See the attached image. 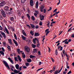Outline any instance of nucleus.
Masks as SVG:
<instances>
[{"instance_id": "nucleus-44", "label": "nucleus", "mask_w": 74, "mask_h": 74, "mask_svg": "<svg viewBox=\"0 0 74 74\" xmlns=\"http://www.w3.org/2000/svg\"><path fill=\"white\" fill-rule=\"evenodd\" d=\"M34 52H37V49H34Z\"/></svg>"}, {"instance_id": "nucleus-10", "label": "nucleus", "mask_w": 74, "mask_h": 74, "mask_svg": "<svg viewBox=\"0 0 74 74\" xmlns=\"http://www.w3.org/2000/svg\"><path fill=\"white\" fill-rule=\"evenodd\" d=\"M13 42H14V43L16 45V46H18V43H17V42H16V40H15V39H13Z\"/></svg>"}, {"instance_id": "nucleus-5", "label": "nucleus", "mask_w": 74, "mask_h": 74, "mask_svg": "<svg viewBox=\"0 0 74 74\" xmlns=\"http://www.w3.org/2000/svg\"><path fill=\"white\" fill-rule=\"evenodd\" d=\"M8 60L10 61L12 64H14V62L13 61V60H11V59L10 58H8Z\"/></svg>"}, {"instance_id": "nucleus-45", "label": "nucleus", "mask_w": 74, "mask_h": 74, "mask_svg": "<svg viewBox=\"0 0 74 74\" xmlns=\"http://www.w3.org/2000/svg\"><path fill=\"white\" fill-rule=\"evenodd\" d=\"M71 29H72V27H71L68 30V32H69L70 31H71Z\"/></svg>"}, {"instance_id": "nucleus-63", "label": "nucleus", "mask_w": 74, "mask_h": 74, "mask_svg": "<svg viewBox=\"0 0 74 74\" xmlns=\"http://www.w3.org/2000/svg\"><path fill=\"white\" fill-rule=\"evenodd\" d=\"M23 69H26L27 67L26 66H23Z\"/></svg>"}, {"instance_id": "nucleus-24", "label": "nucleus", "mask_w": 74, "mask_h": 74, "mask_svg": "<svg viewBox=\"0 0 74 74\" xmlns=\"http://www.w3.org/2000/svg\"><path fill=\"white\" fill-rule=\"evenodd\" d=\"M30 25L32 27V29H35V25H33L32 24H31Z\"/></svg>"}, {"instance_id": "nucleus-22", "label": "nucleus", "mask_w": 74, "mask_h": 74, "mask_svg": "<svg viewBox=\"0 0 74 74\" xmlns=\"http://www.w3.org/2000/svg\"><path fill=\"white\" fill-rule=\"evenodd\" d=\"M27 16L29 20H30V15H29V14H27Z\"/></svg>"}, {"instance_id": "nucleus-13", "label": "nucleus", "mask_w": 74, "mask_h": 74, "mask_svg": "<svg viewBox=\"0 0 74 74\" xmlns=\"http://www.w3.org/2000/svg\"><path fill=\"white\" fill-rule=\"evenodd\" d=\"M22 32L24 36H27V35L26 34V32H25V31H24V30H22Z\"/></svg>"}, {"instance_id": "nucleus-16", "label": "nucleus", "mask_w": 74, "mask_h": 74, "mask_svg": "<svg viewBox=\"0 0 74 74\" xmlns=\"http://www.w3.org/2000/svg\"><path fill=\"white\" fill-rule=\"evenodd\" d=\"M27 61L28 63H30L32 62V60L30 58H29L27 59Z\"/></svg>"}, {"instance_id": "nucleus-47", "label": "nucleus", "mask_w": 74, "mask_h": 74, "mask_svg": "<svg viewBox=\"0 0 74 74\" xmlns=\"http://www.w3.org/2000/svg\"><path fill=\"white\" fill-rule=\"evenodd\" d=\"M38 27H39V26L38 25H36L35 26V28L36 29H38Z\"/></svg>"}, {"instance_id": "nucleus-49", "label": "nucleus", "mask_w": 74, "mask_h": 74, "mask_svg": "<svg viewBox=\"0 0 74 74\" xmlns=\"http://www.w3.org/2000/svg\"><path fill=\"white\" fill-rule=\"evenodd\" d=\"M42 69H43V68H40V69H38L37 71V72H38V71H40V70H42Z\"/></svg>"}, {"instance_id": "nucleus-15", "label": "nucleus", "mask_w": 74, "mask_h": 74, "mask_svg": "<svg viewBox=\"0 0 74 74\" xmlns=\"http://www.w3.org/2000/svg\"><path fill=\"white\" fill-rule=\"evenodd\" d=\"M60 73L59 70H57L56 71H55L54 73V74H59V73Z\"/></svg>"}, {"instance_id": "nucleus-6", "label": "nucleus", "mask_w": 74, "mask_h": 74, "mask_svg": "<svg viewBox=\"0 0 74 74\" xmlns=\"http://www.w3.org/2000/svg\"><path fill=\"white\" fill-rule=\"evenodd\" d=\"M29 2L30 3V5L31 6H33L34 4V2H33V0H30Z\"/></svg>"}, {"instance_id": "nucleus-64", "label": "nucleus", "mask_w": 74, "mask_h": 74, "mask_svg": "<svg viewBox=\"0 0 74 74\" xmlns=\"http://www.w3.org/2000/svg\"><path fill=\"white\" fill-rule=\"evenodd\" d=\"M71 37H72L73 38H74V34H73L72 36H71Z\"/></svg>"}, {"instance_id": "nucleus-29", "label": "nucleus", "mask_w": 74, "mask_h": 74, "mask_svg": "<svg viewBox=\"0 0 74 74\" xmlns=\"http://www.w3.org/2000/svg\"><path fill=\"white\" fill-rule=\"evenodd\" d=\"M17 52H18V53L19 54H21V52H20L21 50H20V49H17Z\"/></svg>"}, {"instance_id": "nucleus-54", "label": "nucleus", "mask_w": 74, "mask_h": 74, "mask_svg": "<svg viewBox=\"0 0 74 74\" xmlns=\"http://www.w3.org/2000/svg\"><path fill=\"white\" fill-rule=\"evenodd\" d=\"M59 12L58 11V12H56L55 13V14H56V15H58V14H59Z\"/></svg>"}, {"instance_id": "nucleus-23", "label": "nucleus", "mask_w": 74, "mask_h": 74, "mask_svg": "<svg viewBox=\"0 0 74 74\" xmlns=\"http://www.w3.org/2000/svg\"><path fill=\"white\" fill-rule=\"evenodd\" d=\"M32 46L33 48H35L36 47V45L34 44H32Z\"/></svg>"}, {"instance_id": "nucleus-20", "label": "nucleus", "mask_w": 74, "mask_h": 74, "mask_svg": "<svg viewBox=\"0 0 74 74\" xmlns=\"http://www.w3.org/2000/svg\"><path fill=\"white\" fill-rule=\"evenodd\" d=\"M21 53L22 54V57L23 58H26V55L25 54L24 52H23Z\"/></svg>"}, {"instance_id": "nucleus-50", "label": "nucleus", "mask_w": 74, "mask_h": 74, "mask_svg": "<svg viewBox=\"0 0 74 74\" xmlns=\"http://www.w3.org/2000/svg\"><path fill=\"white\" fill-rule=\"evenodd\" d=\"M49 32H50V31H48L46 33V36H47L48 34L49 33Z\"/></svg>"}, {"instance_id": "nucleus-40", "label": "nucleus", "mask_w": 74, "mask_h": 74, "mask_svg": "<svg viewBox=\"0 0 74 74\" xmlns=\"http://www.w3.org/2000/svg\"><path fill=\"white\" fill-rule=\"evenodd\" d=\"M40 26H42V21H40L39 23Z\"/></svg>"}, {"instance_id": "nucleus-25", "label": "nucleus", "mask_w": 74, "mask_h": 74, "mask_svg": "<svg viewBox=\"0 0 74 74\" xmlns=\"http://www.w3.org/2000/svg\"><path fill=\"white\" fill-rule=\"evenodd\" d=\"M14 37L15 40H18V38H17V36H16V34H14Z\"/></svg>"}, {"instance_id": "nucleus-7", "label": "nucleus", "mask_w": 74, "mask_h": 74, "mask_svg": "<svg viewBox=\"0 0 74 74\" xmlns=\"http://www.w3.org/2000/svg\"><path fill=\"white\" fill-rule=\"evenodd\" d=\"M5 31L6 33L8 34H10V33L9 32V31L8 30V29L6 27H5Z\"/></svg>"}, {"instance_id": "nucleus-32", "label": "nucleus", "mask_w": 74, "mask_h": 74, "mask_svg": "<svg viewBox=\"0 0 74 74\" xmlns=\"http://www.w3.org/2000/svg\"><path fill=\"white\" fill-rule=\"evenodd\" d=\"M30 58H35V56H33L32 55H31L29 56Z\"/></svg>"}, {"instance_id": "nucleus-34", "label": "nucleus", "mask_w": 74, "mask_h": 74, "mask_svg": "<svg viewBox=\"0 0 74 74\" xmlns=\"http://www.w3.org/2000/svg\"><path fill=\"white\" fill-rule=\"evenodd\" d=\"M35 37L36 36H39V34H38V33H35V35H34Z\"/></svg>"}, {"instance_id": "nucleus-51", "label": "nucleus", "mask_w": 74, "mask_h": 74, "mask_svg": "<svg viewBox=\"0 0 74 74\" xmlns=\"http://www.w3.org/2000/svg\"><path fill=\"white\" fill-rule=\"evenodd\" d=\"M65 50H63L62 51V53H63L64 55H65Z\"/></svg>"}, {"instance_id": "nucleus-43", "label": "nucleus", "mask_w": 74, "mask_h": 74, "mask_svg": "<svg viewBox=\"0 0 74 74\" xmlns=\"http://www.w3.org/2000/svg\"><path fill=\"white\" fill-rule=\"evenodd\" d=\"M27 26L29 27V29H30L31 28V27H30V26L29 25V24H27Z\"/></svg>"}, {"instance_id": "nucleus-62", "label": "nucleus", "mask_w": 74, "mask_h": 74, "mask_svg": "<svg viewBox=\"0 0 74 74\" xmlns=\"http://www.w3.org/2000/svg\"><path fill=\"white\" fill-rule=\"evenodd\" d=\"M35 12H36V14H38V11L37 10L35 11Z\"/></svg>"}, {"instance_id": "nucleus-58", "label": "nucleus", "mask_w": 74, "mask_h": 74, "mask_svg": "<svg viewBox=\"0 0 74 74\" xmlns=\"http://www.w3.org/2000/svg\"><path fill=\"white\" fill-rule=\"evenodd\" d=\"M3 22H4V23H7V21H6V20H3Z\"/></svg>"}, {"instance_id": "nucleus-48", "label": "nucleus", "mask_w": 74, "mask_h": 74, "mask_svg": "<svg viewBox=\"0 0 74 74\" xmlns=\"http://www.w3.org/2000/svg\"><path fill=\"white\" fill-rule=\"evenodd\" d=\"M51 59L52 60V62H55L54 59H53L52 58H51Z\"/></svg>"}, {"instance_id": "nucleus-3", "label": "nucleus", "mask_w": 74, "mask_h": 74, "mask_svg": "<svg viewBox=\"0 0 74 74\" xmlns=\"http://www.w3.org/2000/svg\"><path fill=\"white\" fill-rule=\"evenodd\" d=\"M40 18L41 21H42V20L44 19V16L42 14H40Z\"/></svg>"}, {"instance_id": "nucleus-33", "label": "nucleus", "mask_w": 74, "mask_h": 74, "mask_svg": "<svg viewBox=\"0 0 74 74\" xmlns=\"http://www.w3.org/2000/svg\"><path fill=\"white\" fill-rule=\"evenodd\" d=\"M8 47H7V48H8V49L9 50V51H11V48L10 47V46H9L8 45Z\"/></svg>"}, {"instance_id": "nucleus-14", "label": "nucleus", "mask_w": 74, "mask_h": 74, "mask_svg": "<svg viewBox=\"0 0 74 74\" xmlns=\"http://www.w3.org/2000/svg\"><path fill=\"white\" fill-rule=\"evenodd\" d=\"M21 37L22 38V40L24 41H25L26 40V38L23 35L21 36Z\"/></svg>"}, {"instance_id": "nucleus-28", "label": "nucleus", "mask_w": 74, "mask_h": 74, "mask_svg": "<svg viewBox=\"0 0 74 74\" xmlns=\"http://www.w3.org/2000/svg\"><path fill=\"white\" fill-rule=\"evenodd\" d=\"M1 3H2V4H3V6L5 4V2L4 1H2Z\"/></svg>"}, {"instance_id": "nucleus-30", "label": "nucleus", "mask_w": 74, "mask_h": 74, "mask_svg": "<svg viewBox=\"0 0 74 74\" xmlns=\"http://www.w3.org/2000/svg\"><path fill=\"white\" fill-rule=\"evenodd\" d=\"M0 53L2 55H4V52H3V51H0Z\"/></svg>"}, {"instance_id": "nucleus-38", "label": "nucleus", "mask_w": 74, "mask_h": 74, "mask_svg": "<svg viewBox=\"0 0 74 74\" xmlns=\"http://www.w3.org/2000/svg\"><path fill=\"white\" fill-rule=\"evenodd\" d=\"M14 59H15V61H16V62H18V59H17V57H15L14 58Z\"/></svg>"}, {"instance_id": "nucleus-21", "label": "nucleus", "mask_w": 74, "mask_h": 74, "mask_svg": "<svg viewBox=\"0 0 74 74\" xmlns=\"http://www.w3.org/2000/svg\"><path fill=\"white\" fill-rule=\"evenodd\" d=\"M36 8L37 9L38 8V1H36Z\"/></svg>"}, {"instance_id": "nucleus-12", "label": "nucleus", "mask_w": 74, "mask_h": 74, "mask_svg": "<svg viewBox=\"0 0 74 74\" xmlns=\"http://www.w3.org/2000/svg\"><path fill=\"white\" fill-rule=\"evenodd\" d=\"M20 72H21V71H18L16 69L14 70V73L16 74H18V73H20Z\"/></svg>"}, {"instance_id": "nucleus-27", "label": "nucleus", "mask_w": 74, "mask_h": 74, "mask_svg": "<svg viewBox=\"0 0 74 74\" xmlns=\"http://www.w3.org/2000/svg\"><path fill=\"white\" fill-rule=\"evenodd\" d=\"M10 20L11 21H14V20H15V19H14V18L13 17H12L10 18Z\"/></svg>"}, {"instance_id": "nucleus-9", "label": "nucleus", "mask_w": 74, "mask_h": 74, "mask_svg": "<svg viewBox=\"0 0 74 74\" xmlns=\"http://www.w3.org/2000/svg\"><path fill=\"white\" fill-rule=\"evenodd\" d=\"M3 16V17H6V14H5V12L3 11L1 12Z\"/></svg>"}, {"instance_id": "nucleus-42", "label": "nucleus", "mask_w": 74, "mask_h": 74, "mask_svg": "<svg viewBox=\"0 0 74 74\" xmlns=\"http://www.w3.org/2000/svg\"><path fill=\"white\" fill-rule=\"evenodd\" d=\"M10 67H12L13 69H14V66H13L12 65H10Z\"/></svg>"}, {"instance_id": "nucleus-53", "label": "nucleus", "mask_w": 74, "mask_h": 74, "mask_svg": "<svg viewBox=\"0 0 74 74\" xmlns=\"http://www.w3.org/2000/svg\"><path fill=\"white\" fill-rule=\"evenodd\" d=\"M71 74V71H70L68 73V74Z\"/></svg>"}, {"instance_id": "nucleus-26", "label": "nucleus", "mask_w": 74, "mask_h": 74, "mask_svg": "<svg viewBox=\"0 0 74 74\" xmlns=\"http://www.w3.org/2000/svg\"><path fill=\"white\" fill-rule=\"evenodd\" d=\"M3 45H4V47H5V46H6V44H7V43L5 42L4 41L3 42Z\"/></svg>"}, {"instance_id": "nucleus-35", "label": "nucleus", "mask_w": 74, "mask_h": 74, "mask_svg": "<svg viewBox=\"0 0 74 74\" xmlns=\"http://www.w3.org/2000/svg\"><path fill=\"white\" fill-rule=\"evenodd\" d=\"M32 21H34V20H35V18L34 16H32Z\"/></svg>"}, {"instance_id": "nucleus-4", "label": "nucleus", "mask_w": 74, "mask_h": 74, "mask_svg": "<svg viewBox=\"0 0 74 74\" xmlns=\"http://www.w3.org/2000/svg\"><path fill=\"white\" fill-rule=\"evenodd\" d=\"M1 34L3 36V37L5 38H6V35L4 32H1Z\"/></svg>"}, {"instance_id": "nucleus-56", "label": "nucleus", "mask_w": 74, "mask_h": 74, "mask_svg": "<svg viewBox=\"0 0 74 74\" xmlns=\"http://www.w3.org/2000/svg\"><path fill=\"white\" fill-rule=\"evenodd\" d=\"M61 46H59L58 47V49H60V48H61Z\"/></svg>"}, {"instance_id": "nucleus-2", "label": "nucleus", "mask_w": 74, "mask_h": 74, "mask_svg": "<svg viewBox=\"0 0 74 74\" xmlns=\"http://www.w3.org/2000/svg\"><path fill=\"white\" fill-rule=\"evenodd\" d=\"M3 63H4L5 67L8 68V69H10V66H9L8 64L6 61H5V60H3Z\"/></svg>"}, {"instance_id": "nucleus-39", "label": "nucleus", "mask_w": 74, "mask_h": 74, "mask_svg": "<svg viewBox=\"0 0 74 74\" xmlns=\"http://www.w3.org/2000/svg\"><path fill=\"white\" fill-rule=\"evenodd\" d=\"M27 0H21V1L22 3H24Z\"/></svg>"}, {"instance_id": "nucleus-8", "label": "nucleus", "mask_w": 74, "mask_h": 74, "mask_svg": "<svg viewBox=\"0 0 74 74\" xmlns=\"http://www.w3.org/2000/svg\"><path fill=\"white\" fill-rule=\"evenodd\" d=\"M44 6L43 5H42L40 8V11H41L42 12H43V10L44 9Z\"/></svg>"}, {"instance_id": "nucleus-60", "label": "nucleus", "mask_w": 74, "mask_h": 74, "mask_svg": "<svg viewBox=\"0 0 74 74\" xmlns=\"http://www.w3.org/2000/svg\"><path fill=\"white\" fill-rule=\"evenodd\" d=\"M38 44L37 45V47H39V45H40V44L39 43V42H38Z\"/></svg>"}, {"instance_id": "nucleus-11", "label": "nucleus", "mask_w": 74, "mask_h": 74, "mask_svg": "<svg viewBox=\"0 0 74 74\" xmlns=\"http://www.w3.org/2000/svg\"><path fill=\"white\" fill-rule=\"evenodd\" d=\"M8 41L9 44H10V45H12V40L10 39H8Z\"/></svg>"}, {"instance_id": "nucleus-46", "label": "nucleus", "mask_w": 74, "mask_h": 74, "mask_svg": "<svg viewBox=\"0 0 74 74\" xmlns=\"http://www.w3.org/2000/svg\"><path fill=\"white\" fill-rule=\"evenodd\" d=\"M50 23L49 22V23L47 24V27H50V25H49Z\"/></svg>"}, {"instance_id": "nucleus-57", "label": "nucleus", "mask_w": 74, "mask_h": 74, "mask_svg": "<svg viewBox=\"0 0 74 74\" xmlns=\"http://www.w3.org/2000/svg\"><path fill=\"white\" fill-rule=\"evenodd\" d=\"M57 9H56L54 10V11L53 12V13L55 12H56L57 11Z\"/></svg>"}, {"instance_id": "nucleus-1", "label": "nucleus", "mask_w": 74, "mask_h": 74, "mask_svg": "<svg viewBox=\"0 0 74 74\" xmlns=\"http://www.w3.org/2000/svg\"><path fill=\"white\" fill-rule=\"evenodd\" d=\"M24 49L25 51H26V52H29L30 51V49L29 47L27 46H26L25 47Z\"/></svg>"}, {"instance_id": "nucleus-59", "label": "nucleus", "mask_w": 74, "mask_h": 74, "mask_svg": "<svg viewBox=\"0 0 74 74\" xmlns=\"http://www.w3.org/2000/svg\"><path fill=\"white\" fill-rule=\"evenodd\" d=\"M43 12H44V13H45L46 12V10L45 9H44Z\"/></svg>"}, {"instance_id": "nucleus-61", "label": "nucleus", "mask_w": 74, "mask_h": 74, "mask_svg": "<svg viewBox=\"0 0 74 74\" xmlns=\"http://www.w3.org/2000/svg\"><path fill=\"white\" fill-rule=\"evenodd\" d=\"M53 71H54L53 70H51L50 71H49V72H51V73H52Z\"/></svg>"}, {"instance_id": "nucleus-41", "label": "nucleus", "mask_w": 74, "mask_h": 74, "mask_svg": "<svg viewBox=\"0 0 74 74\" xmlns=\"http://www.w3.org/2000/svg\"><path fill=\"white\" fill-rule=\"evenodd\" d=\"M4 4H3V3L1 2L0 3V7H2L3 6Z\"/></svg>"}, {"instance_id": "nucleus-18", "label": "nucleus", "mask_w": 74, "mask_h": 74, "mask_svg": "<svg viewBox=\"0 0 74 74\" xmlns=\"http://www.w3.org/2000/svg\"><path fill=\"white\" fill-rule=\"evenodd\" d=\"M8 8H9V7L5 6L4 8V10H5V11H8Z\"/></svg>"}, {"instance_id": "nucleus-37", "label": "nucleus", "mask_w": 74, "mask_h": 74, "mask_svg": "<svg viewBox=\"0 0 74 74\" xmlns=\"http://www.w3.org/2000/svg\"><path fill=\"white\" fill-rule=\"evenodd\" d=\"M33 42L34 44H36V42L34 39H33Z\"/></svg>"}, {"instance_id": "nucleus-36", "label": "nucleus", "mask_w": 74, "mask_h": 74, "mask_svg": "<svg viewBox=\"0 0 74 74\" xmlns=\"http://www.w3.org/2000/svg\"><path fill=\"white\" fill-rule=\"evenodd\" d=\"M30 64V63L27 62L25 64V66H29V65Z\"/></svg>"}, {"instance_id": "nucleus-55", "label": "nucleus", "mask_w": 74, "mask_h": 74, "mask_svg": "<svg viewBox=\"0 0 74 74\" xmlns=\"http://www.w3.org/2000/svg\"><path fill=\"white\" fill-rule=\"evenodd\" d=\"M37 15H38V14H37V13H35L34 14V15L35 16H37Z\"/></svg>"}, {"instance_id": "nucleus-19", "label": "nucleus", "mask_w": 74, "mask_h": 74, "mask_svg": "<svg viewBox=\"0 0 74 74\" xmlns=\"http://www.w3.org/2000/svg\"><path fill=\"white\" fill-rule=\"evenodd\" d=\"M17 57L19 61H20V62H21V61H22V59H21V58L20 57V56H19V55H18Z\"/></svg>"}, {"instance_id": "nucleus-17", "label": "nucleus", "mask_w": 74, "mask_h": 74, "mask_svg": "<svg viewBox=\"0 0 74 74\" xmlns=\"http://www.w3.org/2000/svg\"><path fill=\"white\" fill-rule=\"evenodd\" d=\"M15 67L16 69L17 70L19 69V65L18 64H16L15 65Z\"/></svg>"}, {"instance_id": "nucleus-52", "label": "nucleus", "mask_w": 74, "mask_h": 74, "mask_svg": "<svg viewBox=\"0 0 74 74\" xmlns=\"http://www.w3.org/2000/svg\"><path fill=\"white\" fill-rule=\"evenodd\" d=\"M69 42L66 41L65 42V44H69Z\"/></svg>"}, {"instance_id": "nucleus-31", "label": "nucleus", "mask_w": 74, "mask_h": 74, "mask_svg": "<svg viewBox=\"0 0 74 74\" xmlns=\"http://www.w3.org/2000/svg\"><path fill=\"white\" fill-rule=\"evenodd\" d=\"M30 34H31V35H32V36H33L34 35V33H33V32L32 30H31L30 32Z\"/></svg>"}]
</instances>
